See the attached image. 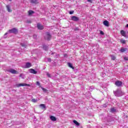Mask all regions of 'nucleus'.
Here are the masks:
<instances>
[{
    "label": "nucleus",
    "mask_w": 128,
    "mask_h": 128,
    "mask_svg": "<svg viewBox=\"0 0 128 128\" xmlns=\"http://www.w3.org/2000/svg\"><path fill=\"white\" fill-rule=\"evenodd\" d=\"M6 8L8 12H12V9H10V5H7L6 6Z\"/></svg>",
    "instance_id": "9b49d317"
},
{
    "label": "nucleus",
    "mask_w": 128,
    "mask_h": 128,
    "mask_svg": "<svg viewBox=\"0 0 128 128\" xmlns=\"http://www.w3.org/2000/svg\"><path fill=\"white\" fill-rule=\"evenodd\" d=\"M74 11H70L69 14H74Z\"/></svg>",
    "instance_id": "cd10ccee"
},
{
    "label": "nucleus",
    "mask_w": 128,
    "mask_h": 128,
    "mask_svg": "<svg viewBox=\"0 0 128 128\" xmlns=\"http://www.w3.org/2000/svg\"><path fill=\"white\" fill-rule=\"evenodd\" d=\"M40 108H42V109L46 108V105L44 104H40Z\"/></svg>",
    "instance_id": "6ab92c4d"
},
{
    "label": "nucleus",
    "mask_w": 128,
    "mask_h": 128,
    "mask_svg": "<svg viewBox=\"0 0 128 128\" xmlns=\"http://www.w3.org/2000/svg\"><path fill=\"white\" fill-rule=\"evenodd\" d=\"M37 28L38 30H42L44 28V26L42 25H41L40 24L38 23L37 24Z\"/></svg>",
    "instance_id": "6e6552de"
},
{
    "label": "nucleus",
    "mask_w": 128,
    "mask_h": 128,
    "mask_svg": "<svg viewBox=\"0 0 128 128\" xmlns=\"http://www.w3.org/2000/svg\"><path fill=\"white\" fill-rule=\"evenodd\" d=\"M36 84H38V86H40V83L38 82H36Z\"/></svg>",
    "instance_id": "473e14b6"
},
{
    "label": "nucleus",
    "mask_w": 128,
    "mask_h": 128,
    "mask_svg": "<svg viewBox=\"0 0 128 128\" xmlns=\"http://www.w3.org/2000/svg\"><path fill=\"white\" fill-rule=\"evenodd\" d=\"M28 16H32V14H34V12L32 10H30L29 11H28Z\"/></svg>",
    "instance_id": "f3484780"
},
{
    "label": "nucleus",
    "mask_w": 128,
    "mask_h": 128,
    "mask_svg": "<svg viewBox=\"0 0 128 128\" xmlns=\"http://www.w3.org/2000/svg\"><path fill=\"white\" fill-rule=\"evenodd\" d=\"M42 88L43 92H46L48 90L46 89V88Z\"/></svg>",
    "instance_id": "a878e982"
},
{
    "label": "nucleus",
    "mask_w": 128,
    "mask_h": 128,
    "mask_svg": "<svg viewBox=\"0 0 128 128\" xmlns=\"http://www.w3.org/2000/svg\"><path fill=\"white\" fill-rule=\"evenodd\" d=\"M8 32L10 34H18V29H16V28H13L12 30H8Z\"/></svg>",
    "instance_id": "f03ea898"
},
{
    "label": "nucleus",
    "mask_w": 128,
    "mask_h": 128,
    "mask_svg": "<svg viewBox=\"0 0 128 128\" xmlns=\"http://www.w3.org/2000/svg\"><path fill=\"white\" fill-rule=\"evenodd\" d=\"M120 42H121V44H126V40H124V39H121L120 40Z\"/></svg>",
    "instance_id": "aec40b11"
},
{
    "label": "nucleus",
    "mask_w": 128,
    "mask_h": 128,
    "mask_svg": "<svg viewBox=\"0 0 128 128\" xmlns=\"http://www.w3.org/2000/svg\"><path fill=\"white\" fill-rule=\"evenodd\" d=\"M126 50H128V48H121V49L120 50V52H126Z\"/></svg>",
    "instance_id": "f8f14e48"
},
{
    "label": "nucleus",
    "mask_w": 128,
    "mask_h": 128,
    "mask_svg": "<svg viewBox=\"0 0 128 128\" xmlns=\"http://www.w3.org/2000/svg\"><path fill=\"white\" fill-rule=\"evenodd\" d=\"M8 72H10L11 74H18V71L14 69H10L8 70Z\"/></svg>",
    "instance_id": "20e7f679"
},
{
    "label": "nucleus",
    "mask_w": 128,
    "mask_h": 128,
    "mask_svg": "<svg viewBox=\"0 0 128 128\" xmlns=\"http://www.w3.org/2000/svg\"><path fill=\"white\" fill-rule=\"evenodd\" d=\"M110 112H116V110L114 108H111Z\"/></svg>",
    "instance_id": "4be33fe9"
},
{
    "label": "nucleus",
    "mask_w": 128,
    "mask_h": 128,
    "mask_svg": "<svg viewBox=\"0 0 128 128\" xmlns=\"http://www.w3.org/2000/svg\"><path fill=\"white\" fill-rule=\"evenodd\" d=\"M18 86H30V84H18Z\"/></svg>",
    "instance_id": "423d86ee"
},
{
    "label": "nucleus",
    "mask_w": 128,
    "mask_h": 128,
    "mask_svg": "<svg viewBox=\"0 0 128 128\" xmlns=\"http://www.w3.org/2000/svg\"><path fill=\"white\" fill-rule=\"evenodd\" d=\"M68 66H69V68H72V70H74V67L72 66V64L68 62Z\"/></svg>",
    "instance_id": "2eb2a0df"
},
{
    "label": "nucleus",
    "mask_w": 128,
    "mask_h": 128,
    "mask_svg": "<svg viewBox=\"0 0 128 128\" xmlns=\"http://www.w3.org/2000/svg\"><path fill=\"white\" fill-rule=\"evenodd\" d=\"M28 24H30V21H28Z\"/></svg>",
    "instance_id": "c9c22d12"
},
{
    "label": "nucleus",
    "mask_w": 128,
    "mask_h": 128,
    "mask_svg": "<svg viewBox=\"0 0 128 128\" xmlns=\"http://www.w3.org/2000/svg\"><path fill=\"white\" fill-rule=\"evenodd\" d=\"M120 34H121L122 36H124V37L126 36V32H124V30H120Z\"/></svg>",
    "instance_id": "4468645a"
},
{
    "label": "nucleus",
    "mask_w": 128,
    "mask_h": 128,
    "mask_svg": "<svg viewBox=\"0 0 128 128\" xmlns=\"http://www.w3.org/2000/svg\"><path fill=\"white\" fill-rule=\"evenodd\" d=\"M126 28H128V24L126 25Z\"/></svg>",
    "instance_id": "f704fd0d"
},
{
    "label": "nucleus",
    "mask_w": 128,
    "mask_h": 128,
    "mask_svg": "<svg viewBox=\"0 0 128 128\" xmlns=\"http://www.w3.org/2000/svg\"><path fill=\"white\" fill-rule=\"evenodd\" d=\"M72 20H74V22H78L80 19L78 18V17H76V16H72L71 18Z\"/></svg>",
    "instance_id": "39448f33"
},
{
    "label": "nucleus",
    "mask_w": 128,
    "mask_h": 128,
    "mask_svg": "<svg viewBox=\"0 0 128 128\" xmlns=\"http://www.w3.org/2000/svg\"><path fill=\"white\" fill-rule=\"evenodd\" d=\"M43 48L44 50H48V46H43Z\"/></svg>",
    "instance_id": "5701e85b"
},
{
    "label": "nucleus",
    "mask_w": 128,
    "mask_h": 128,
    "mask_svg": "<svg viewBox=\"0 0 128 128\" xmlns=\"http://www.w3.org/2000/svg\"><path fill=\"white\" fill-rule=\"evenodd\" d=\"M100 34H102V35L104 34V33L102 31H100Z\"/></svg>",
    "instance_id": "7c9ffc66"
},
{
    "label": "nucleus",
    "mask_w": 128,
    "mask_h": 128,
    "mask_svg": "<svg viewBox=\"0 0 128 128\" xmlns=\"http://www.w3.org/2000/svg\"><path fill=\"white\" fill-rule=\"evenodd\" d=\"M124 60H128V57H124Z\"/></svg>",
    "instance_id": "2f4dec72"
},
{
    "label": "nucleus",
    "mask_w": 128,
    "mask_h": 128,
    "mask_svg": "<svg viewBox=\"0 0 128 128\" xmlns=\"http://www.w3.org/2000/svg\"><path fill=\"white\" fill-rule=\"evenodd\" d=\"M103 24H104V26H110V22H108V20H104L103 22Z\"/></svg>",
    "instance_id": "0eeeda50"
},
{
    "label": "nucleus",
    "mask_w": 128,
    "mask_h": 128,
    "mask_svg": "<svg viewBox=\"0 0 128 128\" xmlns=\"http://www.w3.org/2000/svg\"><path fill=\"white\" fill-rule=\"evenodd\" d=\"M48 60L49 62H52V59L50 58H48Z\"/></svg>",
    "instance_id": "c85d7f7f"
},
{
    "label": "nucleus",
    "mask_w": 128,
    "mask_h": 128,
    "mask_svg": "<svg viewBox=\"0 0 128 128\" xmlns=\"http://www.w3.org/2000/svg\"><path fill=\"white\" fill-rule=\"evenodd\" d=\"M118 92V94H122V96L123 94H124V92H122V91H120V92Z\"/></svg>",
    "instance_id": "72a5a7b5"
},
{
    "label": "nucleus",
    "mask_w": 128,
    "mask_h": 128,
    "mask_svg": "<svg viewBox=\"0 0 128 128\" xmlns=\"http://www.w3.org/2000/svg\"><path fill=\"white\" fill-rule=\"evenodd\" d=\"M115 85L118 87L122 86V81L117 80L115 82Z\"/></svg>",
    "instance_id": "7ed1b4c3"
},
{
    "label": "nucleus",
    "mask_w": 128,
    "mask_h": 128,
    "mask_svg": "<svg viewBox=\"0 0 128 128\" xmlns=\"http://www.w3.org/2000/svg\"><path fill=\"white\" fill-rule=\"evenodd\" d=\"M5 34H8L6 33Z\"/></svg>",
    "instance_id": "e433bc0d"
},
{
    "label": "nucleus",
    "mask_w": 128,
    "mask_h": 128,
    "mask_svg": "<svg viewBox=\"0 0 128 128\" xmlns=\"http://www.w3.org/2000/svg\"><path fill=\"white\" fill-rule=\"evenodd\" d=\"M88 2H90V4H92V0H88Z\"/></svg>",
    "instance_id": "c756f323"
},
{
    "label": "nucleus",
    "mask_w": 128,
    "mask_h": 128,
    "mask_svg": "<svg viewBox=\"0 0 128 128\" xmlns=\"http://www.w3.org/2000/svg\"><path fill=\"white\" fill-rule=\"evenodd\" d=\"M21 46L22 48H26V46L25 44H21Z\"/></svg>",
    "instance_id": "393cba45"
},
{
    "label": "nucleus",
    "mask_w": 128,
    "mask_h": 128,
    "mask_svg": "<svg viewBox=\"0 0 128 128\" xmlns=\"http://www.w3.org/2000/svg\"><path fill=\"white\" fill-rule=\"evenodd\" d=\"M46 76H48V78H50V74L47 73Z\"/></svg>",
    "instance_id": "bb28decb"
},
{
    "label": "nucleus",
    "mask_w": 128,
    "mask_h": 128,
    "mask_svg": "<svg viewBox=\"0 0 128 128\" xmlns=\"http://www.w3.org/2000/svg\"><path fill=\"white\" fill-rule=\"evenodd\" d=\"M30 66H32V64L28 62L26 63L25 66V68H30Z\"/></svg>",
    "instance_id": "9d476101"
},
{
    "label": "nucleus",
    "mask_w": 128,
    "mask_h": 128,
    "mask_svg": "<svg viewBox=\"0 0 128 128\" xmlns=\"http://www.w3.org/2000/svg\"><path fill=\"white\" fill-rule=\"evenodd\" d=\"M116 58V56L114 55L111 56V59L112 60H115Z\"/></svg>",
    "instance_id": "412c9836"
},
{
    "label": "nucleus",
    "mask_w": 128,
    "mask_h": 128,
    "mask_svg": "<svg viewBox=\"0 0 128 128\" xmlns=\"http://www.w3.org/2000/svg\"><path fill=\"white\" fill-rule=\"evenodd\" d=\"M73 122L77 126H80V123L78 122V121L76 120H73Z\"/></svg>",
    "instance_id": "a211bd4d"
},
{
    "label": "nucleus",
    "mask_w": 128,
    "mask_h": 128,
    "mask_svg": "<svg viewBox=\"0 0 128 128\" xmlns=\"http://www.w3.org/2000/svg\"><path fill=\"white\" fill-rule=\"evenodd\" d=\"M50 38H52L50 33V32H46L44 39L46 40H50Z\"/></svg>",
    "instance_id": "f257e3e1"
},
{
    "label": "nucleus",
    "mask_w": 128,
    "mask_h": 128,
    "mask_svg": "<svg viewBox=\"0 0 128 128\" xmlns=\"http://www.w3.org/2000/svg\"><path fill=\"white\" fill-rule=\"evenodd\" d=\"M30 72L31 74H38V72L36 71V70L33 68L30 69Z\"/></svg>",
    "instance_id": "1a4fd4ad"
},
{
    "label": "nucleus",
    "mask_w": 128,
    "mask_h": 128,
    "mask_svg": "<svg viewBox=\"0 0 128 128\" xmlns=\"http://www.w3.org/2000/svg\"><path fill=\"white\" fill-rule=\"evenodd\" d=\"M50 119L52 122H56V117L54 116H50Z\"/></svg>",
    "instance_id": "ddd939ff"
},
{
    "label": "nucleus",
    "mask_w": 128,
    "mask_h": 128,
    "mask_svg": "<svg viewBox=\"0 0 128 128\" xmlns=\"http://www.w3.org/2000/svg\"><path fill=\"white\" fill-rule=\"evenodd\" d=\"M31 4H38V0H30Z\"/></svg>",
    "instance_id": "dca6fc26"
},
{
    "label": "nucleus",
    "mask_w": 128,
    "mask_h": 128,
    "mask_svg": "<svg viewBox=\"0 0 128 128\" xmlns=\"http://www.w3.org/2000/svg\"><path fill=\"white\" fill-rule=\"evenodd\" d=\"M31 102H38V100L33 98L31 100Z\"/></svg>",
    "instance_id": "b1692460"
}]
</instances>
